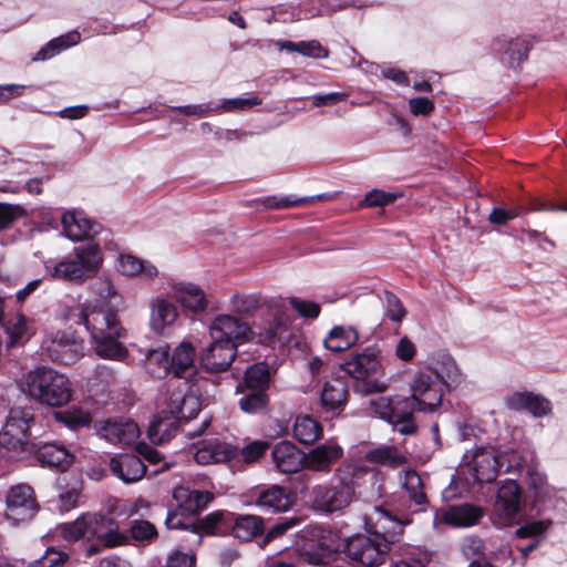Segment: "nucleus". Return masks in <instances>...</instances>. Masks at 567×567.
Instances as JSON below:
<instances>
[{
  "instance_id": "nucleus-17",
  "label": "nucleus",
  "mask_w": 567,
  "mask_h": 567,
  "mask_svg": "<svg viewBox=\"0 0 567 567\" xmlns=\"http://www.w3.org/2000/svg\"><path fill=\"white\" fill-rule=\"evenodd\" d=\"M97 433L110 443L128 445L138 437L140 429L131 420H106L100 423Z\"/></svg>"
},
{
  "instance_id": "nucleus-41",
  "label": "nucleus",
  "mask_w": 567,
  "mask_h": 567,
  "mask_svg": "<svg viewBox=\"0 0 567 567\" xmlns=\"http://www.w3.org/2000/svg\"><path fill=\"white\" fill-rule=\"evenodd\" d=\"M171 353L167 347H159L147 351L145 362L147 370L157 378L172 373Z\"/></svg>"
},
{
  "instance_id": "nucleus-23",
  "label": "nucleus",
  "mask_w": 567,
  "mask_h": 567,
  "mask_svg": "<svg viewBox=\"0 0 567 567\" xmlns=\"http://www.w3.org/2000/svg\"><path fill=\"white\" fill-rule=\"evenodd\" d=\"M61 221L65 236L74 241L94 236L100 230V225L90 220L82 212H65Z\"/></svg>"
},
{
  "instance_id": "nucleus-28",
  "label": "nucleus",
  "mask_w": 567,
  "mask_h": 567,
  "mask_svg": "<svg viewBox=\"0 0 567 567\" xmlns=\"http://www.w3.org/2000/svg\"><path fill=\"white\" fill-rule=\"evenodd\" d=\"M99 522L102 516L97 514H85L72 523L64 524L62 535L66 540H78L82 537L87 539L95 538Z\"/></svg>"
},
{
  "instance_id": "nucleus-3",
  "label": "nucleus",
  "mask_w": 567,
  "mask_h": 567,
  "mask_svg": "<svg viewBox=\"0 0 567 567\" xmlns=\"http://www.w3.org/2000/svg\"><path fill=\"white\" fill-rule=\"evenodd\" d=\"M19 386L25 395L50 408L65 406L74 394L70 379L48 367L30 370L21 378Z\"/></svg>"
},
{
  "instance_id": "nucleus-20",
  "label": "nucleus",
  "mask_w": 567,
  "mask_h": 567,
  "mask_svg": "<svg viewBox=\"0 0 567 567\" xmlns=\"http://www.w3.org/2000/svg\"><path fill=\"white\" fill-rule=\"evenodd\" d=\"M237 454V449L217 439L198 443L194 452V460L199 465L224 463Z\"/></svg>"
},
{
  "instance_id": "nucleus-55",
  "label": "nucleus",
  "mask_w": 567,
  "mask_h": 567,
  "mask_svg": "<svg viewBox=\"0 0 567 567\" xmlns=\"http://www.w3.org/2000/svg\"><path fill=\"white\" fill-rule=\"evenodd\" d=\"M23 215V208L19 205L0 203V229L9 227L16 219Z\"/></svg>"
},
{
  "instance_id": "nucleus-15",
  "label": "nucleus",
  "mask_w": 567,
  "mask_h": 567,
  "mask_svg": "<svg viewBox=\"0 0 567 567\" xmlns=\"http://www.w3.org/2000/svg\"><path fill=\"white\" fill-rule=\"evenodd\" d=\"M236 353L237 344L210 339V342L202 350L199 359L205 370L221 372L229 368Z\"/></svg>"
},
{
  "instance_id": "nucleus-64",
  "label": "nucleus",
  "mask_w": 567,
  "mask_h": 567,
  "mask_svg": "<svg viewBox=\"0 0 567 567\" xmlns=\"http://www.w3.org/2000/svg\"><path fill=\"white\" fill-rule=\"evenodd\" d=\"M195 564V555L190 553L174 551L167 558L168 567H193Z\"/></svg>"
},
{
  "instance_id": "nucleus-39",
  "label": "nucleus",
  "mask_w": 567,
  "mask_h": 567,
  "mask_svg": "<svg viewBox=\"0 0 567 567\" xmlns=\"http://www.w3.org/2000/svg\"><path fill=\"white\" fill-rule=\"evenodd\" d=\"M322 435L319 422L308 415L298 416L293 424V436L302 444H313Z\"/></svg>"
},
{
  "instance_id": "nucleus-1",
  "label": "nucleus",
  "mask_w": 567,
  "mask_h": 567,
  "mask_svg": "<svg viewBox=\"0 0 567 567\" xmlns=\"http://www.w3.org/2000/svg\"><path fill=\"white\" fill-rule=\"evenodd\" d=\"M70 318L75 323L84 324L90 332L92 349L96 355L114 361L127 359L128 350L122 343L127 331L114 311L103 308L97 300L86 301L72 310Z\"/></svg>"
},
{
  "instance_id": "nucleus-35",
  "label": "nucleus",
  "mask_w": 567,
  "mask_h": 567,
  "mask_svg": "<svg viewBox=\"0 0 567 567\" xmlns=\"http://www.w3.org/2000/svg\"><path fill=\"white\" fill-rule=\"evenodd\" d=\"M269 369L266 363H256L245 371L244 381L237 385V392H266L269 383Z\"/></svg>"
},
{
  "instance_id": "nucleus-58",
  "label": "nucleus",
  "mask_w": 567,
  "mask_h": 567,
  "mask_svg": "<svg viewBox=\"0 0 567 567\" xmlns=\"http://www.w3.org/2000/svg\"><path fill=\"white\" fill-rule=\"evenodd\" d=\"M313 200V197H300L291 199L290 197H268L265 200V206L268 208L281 209L303 205Z\"/></svg>"
},
{
  "instance_id": "nucleus-12",
  "label": "nucleus",
  "mask_w": 567,
  "mask_h": 567,
  "mask_svg": "<svg viewBox=\"0 0 567 567\" xmlns=\"http://www.w3.org/2000/svg\"><path fill=\"white\" fill-rule=\"evenodd\" d=\"M42 348L52 361L61 364L74 363L84 350L82 341L61 331L48 336Z\"/></svg>"
},
{
  "instance_id": "nucleus-21",
  "label": "nucleus",
  "mask_w": 567,
  "mask_h": 567,
  "mask_svg": "<svg viewBox=\"0 0 567 567\" xmlns=\"http://www.w3.org/2000/svg\"><path fill=\"white\" fill-rule=\"evenodd\" d=\"M150 309L151 329L158 334L166 333L178 318L177 307L172 300L162 296L151 300Z\"/></svg>"
},
{
  "instance_id": "nucleus-31",
  "label": "nucleus",
  "mask_w": 567,
  "mask_h": 567,
  "mask_svg": "<svg viewBox=\"0 0 567 567\" xmlns=\"http://www.w3.org/2000/svg\"><path fill=\"white\" fill-rule=\"evenodd\" d=\"M38 461L49 467L66 470L73 462V455L63 446L53 443H45L39 447Z\"/></svg>"
},
{
  "instance_id": "nucleus-24",
  "label": "nucleus",
  "mask_w": 567,
  "mask_h": 567,
  "mask_svg": "<svg viewBox=\"0 0 567 567\" xmlns=\"http://www.w3.org/2000/svg\"><path fill=\"white\" fill-rule=\"evenodd\" d=\"M168 297L181 303L185 310L194 313L206 310L208 306L204 290L195 284L175 285Z\"/></svg>"
},
{
  "instance_id": "nucleus-25",
  "label": "nucleus",
  "mask_w": 567,
  "mask_h": 567,
  "mask_svg": "<svg viewBox=\"0 0 567 567\" xmlns=\"http://www.w3.org/2000/svg\"><path fill=\"white\" fill-rule=\"evenodd\" d=\"M178 427V416L169 409L163 410L150 423L147 435L153 444H164L175 436Z\"/></svg>"
},
{
  "instance_id": "nucleus-43",
  "label": "nucleus",
  "mask_w": 567,
  "mask_h": 567,
  "mask_svg": "<svg viewBox=\"0 0 567 567\" xmlns=\"http://www.w3.org/2000/svg\"><path fill=\"white\" fill-rule=\"evenodd\" d=\"M80 39L81 35L76 31L69 32L64 35L55 38L51 40L45 47L40 49L32 60L44 61L47 59H51L55 54L60 53L62 50H65L72 45L78 44L80 42Z\"/></svg>"
},
{
  "instance_id": "nucleus-45",
  "label": "nucleus",
  "mask_w": 567,
  "mask_h": 567,
  "mask_svg": "<svg viewBox=\"0 0 567 567\" xmlns=\"http://www.w3.org/2000/svg\"><path fill=\"white\" fill-rule=\"evenodd\" d=\"M99 523L95 539L101 542L104 547L111 548L126 543V535L118 532L113 519L102 516V522Z\"/></svg>"
},
{
  "instance_id": "nucleus-9",
  "label": "nucleus",
  "mask_w": 567,
  "mask_h": 567,
  "mask_svg": "<svg viewBox=\"0 0 567 567\" xmlns=\"http://www.w3.org/2000/svg\"><path fill=\"white\" fill-rule=\"evenodd\" d=\"M412 399L422 412H433L441 405L444 391L433 371L416 373L410 383Z\"/></svg>"
},
{
  "instance_id": "nucleus-53",
  "label": "nucleus",
  "mask_w": 567,
  "mask_h": 567,
  "mask_svg": "<svg viewBox=\"0 0 567 567\" xmlns=\"http://www.w3.org/2000/svg\"><path fill=\"white\" fill-rule=\"evenodd\" d=\"M68 559V554L54 548H48L44 555L30 567H62Z\"/></svg>"
},
{
  "instance_id": "nucleus-49",
  "label": "nucleus",
  "mask_w": 567,
  "mask_h": 567,
  "mask_svg": "<svg viewBox=\"0 0 567 567\" xmlns=\"http://www.w3.org/2000/svg\"><path fill=\"white\" fill-rule=\"evenodd\" d=\"M268 403L266 392L246 391L239 400L240 409L246 413H257L262 411Z\"/></svg>"
},
{
  "instance_id": "nucleus-63",
  "label": "nucleus",
  "mask_w": 567,
  "mask_h": 567,
  "mask_svg": "<svg viewBox=\"0 0 567 567\" xmlns=\"http://www.w3.org/2000/svg\"><path fill=\"white\" fill-rule=\"evenodd\" d=\"M268 449V443L265 441H255L241 450V455L247 463H252L264 455Z\"/></svg>"
},
{
  "instance_id": "nucleus-27",
  "label": "nucleus",
  "mask_w": 567,
  "mask_h": 567,
  "mask_svg": "<svg viewBox=\"0 0 567 567\" xmlns=\"http://www.w3.org/2000/svg\"><path fill=\"white\" fill-rule=\"evenodd\" d=\"M172 373L188 379L195 373V349L188 341L181 342L171 354Z\"/></svg>"
},
{
  "instance_id": "nucleus-18",
  "label": "nucleus",
  "mask_w": 567,
  "mask_h": 567,
  "mask_svg": "<svg viewBox=\"0 0 567 567\" xmlns=\"http://www.w3.org/2000/svg\"><path fill=\"white\" fill-rule=\"evenodd\" d=\"M349 396L348 385L344 380L336 378L324 382L319 403L326 413L339 414L343 411Z\"/></svg>"
},
{
  "instance_id": "nucleus-51",
  "label": "nucleus",
  "mask_w": 567,
  "mask_h": 567,
  "mask_svg": "<svg viewBox=\"0 0 567 567\" xmlns=\"http://www.w3.org/2000/svg\"><path fill=\"white\" fill-rule=\"evenodd\" d=\"M131 536L137 542L151 543L157 537L156 527L148 520L136 519L131 524Z\"/></svg>"
},
{
  "instance_id": "nucleus-34",
  "label": "nucleus",
  "mask_w": 567,
  "mask_h": 567,
  "mask_svg": "<svg viewBox=\"0 0 567 567\" xmlns=\"http://www.w3.org/2000/svg\"><path fill=\"white\" fill-rule=\"evenodd\" d=\"M367 473L368 470L364 465L346 463L336 471L334 478L337 484L354 499L355 488Z\"/></svg>"
},
{
  "instance_id": "nucleus-44",
  "label": "nucleus",
  "mask_w": 567,
  "mask_h": 567,
  "mask_svg": "<svg viewBox=\"0 0 567 567\" xmlns=\"http://www.w3.org/2000/svg\"><path fill=\"white\" fill-rule=\"evenodd\" d=\"M400 484L406 491L411 501L416 505L426 503V495L423 491V483L420 475L413 470H405L399 474Z\"/></svg>"
},
{
  "instance_id": "nucleus-19",
  "label": "nucleus",
  "mask_w": 567,
  "mask_h": 567,
  "mask_svg": "<svg viewBox=\"0 0 567 567\" xmlns=\"http://www.w3.org/2000/svg\"><path fill=\"white\" fill-rule=\"evenodd\" d=\"M111 472L123 483L131 484L141 481L146 474V466L140 456L118 454L110 460Z\"/></svg>"
},
{
  "instance_id": "nucleus-13",
  "label": "nucleus",
  "mask_w": 567,
  "mask_h": 567,
  "mask_svg": "<svg viewBox=\"0 0 567 567\" xmlns=\"http://www.w3.org/2000/svg\"><path fill=\"white\" fill-rule=\"evenodd\" d=\"M6 503V515L13 523L29 520L38 511L33 491L25 484L11 487L7 494Z\"/></svg>"
},
{
  "instance_id": "nucleus-11",
  "label": "nucleus",
  "mask_w": 567,
  "mask_h": 567,
  "mask_svg": "<svg viewBox=\"0 0 567 567\" xmlns=\"http://www.w3.org/2000/svg\"><path fill=\"white\" fill-rule=\"evenodd\" d=\"M520 511V488L514 481H506L497 491L494 504V524L501 527L517 523Z\"/></svg>"
},
{
  "instance_id": "nucleus-56",
  "label": "nucleus",
  "mask_w": 567,
  "mask_h": 567,
  "mask_svg": "<svg viewBox=\"0 0 567 567\" xmlns=\"http://www.w3.org/2000/svg\"><path fill=\"white\" fill-rule=\"evenodd\" d=\"M526 410L535 417L547 415L551 410L550 402L542 395L530 392Z\"/></svg>"
},
{
  "instance_id": "nucleus-6",
  "label": "nucleus",
  "mask_w": 567,
  "mask_h": 567,
  "mask_svg": "<svg viewBox=\"0 0 567 567\" xmlns=\"http://www.w3.org/2000/svg\"><path fill=\"white\" fill-rule=\"evenodd\" d=\"M392 543L377 530L355 534L346 539L347 557L360 567H379L390 554Z\"/></svg>"
},
{
  "instance_id": "nucleus-42",
  "label": "nucleus",
  "mask_w": 567,
  "mask_h": 567,
  "mask_svg": "<svg viewBox=\"0 0 567 567\" xmlns=\"http://www.w3.org/2000/svg\"><path fill=\"white\" fill-rule=\"evenodd\" d=\"M53 417L56 422L71 430L87 427L92 423L91 413L79 406H71L64 411L54 412Z\"/></svg>"
},
{
  "instance_id": "nucleus-50",
  "label": "nucleus",
  "mask_w": 567,
  "mask_h": 567,
  "mask_svg": "<svg viewBox=\"0 0 567 567\" xmlns=\"http://www.w3.org/2000/svg\"><path fill=\"white\" fill-rule=\"evenodd\" d=\"M380 299L384 303L385 316L391 321L401 322L406 313L401 300L390 291H384Z\"/></svg>"
},
{
  "instance_id": "nucleus-62",
  "label": "nucleus",
  "mask_w": 567,
  "mask_h": 567,
  "mask_svg": "<svg viewBox=\"0 0 567 567\" xmlns=\"http://www.w3.org/2000/svg\"><path fill=\"white\" fill-rule=\"evenodd\" d=\"M260 104V100L256 96L252 97H236V99H229L225 100L221 109L227 112L237 111V110H247L255 105Z\"/></svg>"
},
{
  "instance_id": "nucleus-33",
  "label": "nucleus",
  "mask_w": 567,
  "mask_h": 567,
  "mask_svg": "<svg viewBox=\"0 0 567 567\" xmlns=\"http://www.w3.org/2000/svg\"><path fill=\"white\" fill-rule=\"evenodd\" d=\"M168 409L181 420H190L195 417L202 410L199 398L188 392H174L169 398Z\"/></svg>"
},
{
  "instance_id": "nucleus-7",
  "label": "nucleus",
  "mask_w": 567,
  "mask_h": 567,
  "mask_svg": "<svg viewBox=\"0 0 567 567\" xmlns=\"http://www.w3.org/2000/svg\"><path fill=\"white\" fill-rule=\"evenodd\" d=\"M33 420L30 408L11 409L0 432V447L9 457H19L28 445L29 424Z\"/></svg>"
},
{
  "instance_id": "nucleus-26",
  "label": "nucleus",
  "mask_w": 567,
  "mask_h": 567,
  "mask_svg": "<svg viewBox=\"0 0 567 567\" xmlns=\"http://www.w3.org/2000/svg\"><path fill=\"white\" fill-rule=\"evenodd\" d=\"M293 503L292 494L282 486L272 485L257 495L255 504L269 513L287 512Z\"/></svg>"
},
{
  "instance_id": "nucleus-60",
  "label": "nucleus",
  "mask_w": 567,
  "mask_h": 567,
  "mask_svg": "<svg viewBox=\"0 0 567 567\" xmlns=\"http://www.w3.org/2000/svg\"><path fill=\"white\" fill-rule=\"evenodd\" d=\"M344 543L346 540H341L339 535L331 530L324 532L319 539L320 547L328 554L338 553L341 547L344 548Z\"/></svg>"
},
{
  "instance_id": "nucleus-48",
  "label": "nucleus",
  "mask_w": 567,
  "mask_h": 567,
  "mask_svg": "<svg viewBox=\"0 0 567 567\" xmlns=\"http://www.w3.org/2000/svg\"><path fill=\"white\" fill-rule=\"evenodd\" d=\"M442 382V390H449L462 382V374L453 360H449L441 369L433 371Z\"/></svg>"
},
{
  "instance_id": "nucleus-29",
  "label": "nucleus",
  "mask_w": 567,
  "mask_h": 567,
  "mask_svg": "<svg viewBox=\"0 0 567 567\" xmlns=\"http://www.w3.org/2000/svg\"><path fill=\"white\" fill-rule=\"evenodd\" d=\"M173 497L181 507L195 513L205 508L213 501L214 495L208 491H198L181 485L174 488Z\"/></svg>"
},
{
  "instance_id": "nucleus-59",
  "label": "nucleus",
  "mask_w": 567,
  "mask_h": 567,
  "mask_svg": "<svg viewBox=\"0 0 567 567\" xmlns=\"http://www.w3.org/2000/svg\"><path fill=\"white\" fill-rule=\"evenodd\" d=\"M395 357L404 362H410L416 354V346L408 337H402L394 349Z\"/></svg>"
},
{
  "instance_id": "nucleus-37",
  "label": "nucleus",
  "mask_w": 567,
  "mask_h": 567,
  "mask_svg": "<svg viewBox=\"0 0 567 567\" xmlns=\"http://www.w3.org/2000/svg\"><path fill=\"white\" fill-rule=\"evenodd\" d=\"M498 51L506 55V61L511 68H518L527 60L530 50V42L525 38H515L511 40H499Z\"/></svg>"
},
{
  "instance_id": "nucleus-4",
  "label": "nucleus",
  "mask_w": 567,
  "mask_h": 567,
  "mask_svg": "<svg viewBox=\"0 0 567 567\" xmlns=\"http://www.w3.org/2000/svg\"><path fill=\"white\" fill-rule=\"evenodd\" d=\"M520 466L515 452L499 454L493 446H476L466 451L461 463L463 473L478 484L495 481L503 467L505 472H509Z\"/></svg>"
},
{
  "instance_id": "nucleus-40",
  "label": "nucleus",
  "mask_w": 567,
  "mask_h": 567,
  "mask_svg": "<svg viewBox=\"0 0 567 567\" xmlns=\"http://www.w3.org/2000/svg\"><path fill=\"white\" fill-rule=\"evenodd\" d=\"M264 530V520L256 515H240L235 518L233 534L240 540H250Z\"/></svg>"
},
{
  "instance_id": "nucleus-16",
  "label": "nucleus",
  "mask_w": 567,
  "mask_h": 567,
  "mask_svg": "<svg viewBox=\"0 0 567 567\" xmlns=\"http://www.w3.org/2000/svg\"><path fill=\"white\" fill-rule=\"evenodd\" d=\"M343 455L342 447L336 442H326L310 450L305 456V467L315 472H329Z\"/></svg>"
},
{
  "instance_id": "nucleus-61",
  "label": "nucleus",
  "mask_w": 567,
  "mask_h": 567,
  "mask_svg": "<svg viewBox=\"0 0 567 567\" xmlns=\"http://www.w3.org/2000/svg\"><path fill=\"white\" fill-rule=\"evenodd\" d=\"M299 53L313 59L327 58L329 51L323 48L318 41H301L299 42Z\"/></svg>"
},
{
  "instance_id": "nucleus-46",
  "label": "nucleus",
  "mask_w": 567,
  "mask_h": 567,
  "mask_svg": "<svg viewBox=\"0 0 567 567\" xmlns=\"http://www.w3.org/2000/svg\"><path fill=\"white\" fill-rule=\"evenodd\" d=\"M230 516V513H224V512H214L208 515H206L204 518L198 520L192 529L193 536L196 538L197 543H200L202 536L199 535L200 532H204L206 534L214 533L215 529L223 523L226 522V519Z\"/></svg>"
},
{
  "instance_id": "nucleus-14",
  "label": "nucleus",
  "mask_w": 567,
  "mask_h": 567,
  "mask_svg": "<svg viewBox=\"0 0 567 567\" xmlns=\"http://www.w3.org/2000/svg\"><path fill=\"white\" fill-rule=\"evenodd\" d=\"M341 367L353 379L364 380L382 370L381 351L377 347H368L352 354Z\"/></svg>"
},
{
  "instance_id": "nucleus-57",
  "label": "nucleus",
  "mask_w": 567,
  "mask_h": 567,
  "mask_svg": "<svg viewBox=\"0 0 567 567\" xmlns=\"http://www.w3.org/2000/svg\"><path fill=\"white\" fill-rule=\"evenodd\" d=\"M291 307L305 318H317L320 313V306L312 301L301 300L299 298L290 299Z\"/></svg>"
},
{
  "instance_id": "nucleus-2",
  "label": "nucleus",
  "mask_w": 567,
  "mask_h": 567,
  "mask_svg": "<svg viewBox=\"0 0 567 567\" xmlns=\"http://www.w3.org/2000/svg\"><path fill=\"white\" fill-rule=\"evenodd\" d=\"M289 318L281 309H274L268 318L255 321L252 326L230 316L219 315L209 324L210 339L237 344V341L257 340V342L274 346L286 339Z\"/></svg>"
},
{
  "instance_id": "nucleus-5",
  "label": "nucleus",
  "mask_w": 567,
  "mask_h": 567,
  "mask_svg": "<svg viewBox=\"0 0 567 567\" xmlns=\"http://www.w3.org/2000/svg\"><path fill=\"white\" fill-rule=\"evenodd\" d=\"M102 261L99 246L87 244L74 248L72 254L55 264H47L45 268L52 279L82 284L95 276Z\"/></svg>"
},
{
  "instance_id": "nucleus-30",
  "label": "nucleus",
  "mask_w": 567,
  "mask_h": 567,
  "mask_svg": "<svg viewBox=\"0 0 567 567\" xmlns=\"http://www.w3.org/2000/svg\"><path fill=\"white\" fill-rule=\"evenodd\" d=\"M117 270L126 277H141L153 279L157 276V268L150 261L142 260L134 255L123 254L117 258Z\"/></svg>"
},
{
  "instance_id": "nucleus-52",
  "label": "nucleus",
  "mask_w": 567,
  "mask_h": 567,
  "mask_svg": "<svg viewBox=\"0 0 567 567\" xmlns=\"http://www.w3.org/2000/svg\"><path fill=\"white\" fill-rule=\"evenodd\" d=\"M400 195L398 193L372 189L367 193L362 205L367 207L385 206L393 203Z\"/></svg>"
},
{
  "instance_id": "nucleus-36",
  "label": "nucleus",
  "mask_w": 567,
  "mask_h": 567,
  "mask_svg": "<svg viewBox=\"0 0 567 567\" xmlns=\"http://www.w3.org/2000/svg\"><path fill=\"white\" fill-rule=\"evenodd\" d=\"M359 340L357 330L352 327L337 326L330 330L324 339V347L334 352L350 349Z\"/></svg>"
},
{
  "instance_id": "nucleus-54",
  "label": "nucleus",
  "mask_w": 567,
  "mask_h": 567,
  "mask_svg": "<svg viewBox=\"0 0 567 567\" xmlns=\"http://www.w3.org/2000/svg\"><path fill=\"white\" fill-rule=\"evenodd\" d=\"M259 298L255 295H235L231 299L234 310L239 313H249L257 309Z\"/></svg>"
},
{
  "instance_id": "nucleus-10",
  "label": "nucleus",
  "mask_w": 567,
  "mask_h": 567,
  "mask_svg": "<svg viewBox=\"0 0 567 567\" xmlns=\"http://www.w3.org/2000/svg\"><path fill=\"white\" fill-rule=\"evenodd\" d=\"M352 501L338 484H317L309 492L311 507L322 514L343 512Z\"/></svg>"
},
{
  "instance_id": "nucleus-32",
  "label": "nucleus",
  "mask_w": 567,
  "mask_h": 567,
  "mask_svg": "<svg viewBox=\"0 0 567 567\" xmlns=\"http://www.w3.org/2000/svg\"><path fill=\"white\" fill-rule=\"evenodd\" d=\"M482 516L481 507L465 503L450 507L444 513L443 520L454 527H470L477 524Z\"/></svg>"
},
{
  "instance_id": "nucleus-22",
  "label": "nucleus",
  "mask_w": 567,
  "mask_h": 567,
  "mask_svg": "<svg viewBox=\"0 0 567 567\" xmlns=\"http://www.w3.org/2000/svg\"><path fill=\"white\" fill-rule=\"evenodd\" d=\"M276 468L285 474L297 473L305 467L303 453L290 441L277 443L271 452Z\"/></svg>"
},
{
  "instance_id": "nucleus-38",
  "label": "nucleus",
  "mask_w": 567,
  "mask_h": 567,
  "mask_svg": "<svg viewBox=\"0 0 567 567\" xmlns=\"http://www.w3.org/2000/svg\"><path fill=\"white\" fill-rule=\"evenodd\" d=\"M370 463L396 468L408 462V457L393 445H381L367 453Z\"/></svg>"
},
{
  "instance_id": "nucleus-47",
  "label": "nucleus",
  "mask_w": 567,
  "mask_h": 567,
  "mask_svg": "<svg viewBox=\"0 0 567 567\" xmlns=\"http://www.w3.org/2000/svg\"><path fill=\"white\" fill-rule=\"evenodd\" d=\"M136 451L140 456H142L145 461H147L152 465H159V467L155 468L152 472V475H157L168 468L173 465V463L164 461L163 455L153 446L148 445L147 443L141 442L136 446Z\"/></svg>"
},
{
  "instance_id": "nucleus-8",
  "label": "nucleus",
  "mask_w": 567,
  "mask_h": 567,
  "mask_svg": "<svg viewBox=\"0 0 567 567\" xmlns=\"http://www.w3.org/2000/svg\"><path fill=\"white\" fill-rule=\"evenodd\" d=\"M406 403L405 400L394 402L388 396H377L370 399L369 406L375 415L390 423L395 431L403 435H410L415 432L416 425L412 412L401 408Z\"/></svg>"
}]
</instances>
